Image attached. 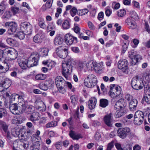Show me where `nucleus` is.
Segmentation results:
<instances>
[{"instance_id":"nucleus-12","label":"nucleus","mask_w":150,"mask_h":150,"mask_svg":"<svg viewBox=\"0 0 150 150\" xmlns=\"http://www.w3.org/2000/svg\"><path fill=\"white\" fill-rule=\"evenodd\" d=\"M7 54L10 56V57H8L10 60V64L11 63L12 61L15 59L18 56V52L13 48H10L7 49L6 50Z\"/></svg>"},{"instance_id":"nucleus-36","label":"nucleus","mask_w":150,"mask_h":150,"mask_svg":"<svg viewBox=\"0 0 150 150\" xmlns=\"http://www.w3.org/2000/svg\"><path fill=\"white\" fill-rule=\"evenodd\" d=\"M62 144L64 146L66 147L68 146L69 143L68 141L65 140L62 142H59L57 143V149H60Z\"/></svg>"},{"instance_id":"nucleus-30","label":"nucleus","mask_w":150,"mask_h":150,"mask_svg":"<svg viewBox=\"0 0 150 150\" xmlns=\"http://www.w3.org/2000/svg\"><path fill=\"white\" fill-rule=\"evenodd\" d=\"M47 86L49 88H53L54 86V81L51 79L49 78L47 79L45 81Z\"/></svg>"},{"instance_id":"nucleus-5","label":"nucleus","mask_w":150,"mask_h":150,"mask_svg":"<svg viewBox=\"0 0 150 150\" xmlns=\"http://www.w3.org/2000/svg\"><path fill=\"white\" fill-rule=\"evenodd\" d=\"M131 84L133 88L137 90L142 89L144 86L142 80H139L138 76L132 78Z\"/></svg>"},{"instance_id":"nucleus-61","label":"nucleus","mask_w":150,"mask_h":150,"mask_svg":"<svg viewBox=\"0 0 150 150\" xmlns=\"http://www.w3.org/2000/svg\"><path fill=\"white\" fill-rule=\"evenodd\" d=\"M19 10V8L16 7H13L11 8L12 11L14 14L18 13Z\"/></svg>"},{"instance_id":"nucleus-3","label":"nucleus","mask_w":150,"mask_h":150,"mask_svg":"<svg viewBox=\"0 0 150 150\" xmlns=\"http://www.w3.org/2000/svg\"><path fill=\"white\" fill-rule=\"evenodd\" d=\"M97 81V78L95 75L89 74L85 78L84 81V84L88 88H92L96 84Z\"/></svg>"},{"instance_id":"nucleus-64","label":"nucleus","mask_w":150,"mask_h":150,"mask_svg":"<svg viewBox=\"0 0 150 150\" xmlns=\"http://www.w3.org/2000/svg\"><path fill=\"white\" fill-rule=\"evenodd\" d=\"M53 2V0H48L47 1L45 4V5L47 7L50 8L51 7Z\"/></svg>"},{"instance_id":"nucleus-34","label":"nucleus","mask_w":150,"mask_h":150,"mask_svg":"<svg viewBox=\"0 0 150 150\" xmlns=\"http://www.w3.org/2000/svg\"><path fill=\"white\" fill-rule=\"evenodd\" d=\"M47 77L46 74H39L35 76V79L37 80H44Z\"/></svg>"},{"instance_id":"nucleus-52","label":"nucleus","mask_w":150,"mask_h":150,"mask_svg":"<svg viewBox=\"0 0 150 150\" xmlns=\"http://www.w3.org/2000/svg\"><path fill=\"white\" fill-rule=\"evenodd\" d=\"M17 35L18 38L21 39H23L25 37L24 33L22 32H19L17 34Z\"/></svg>"},{"instance_id":"nucleus-39","label":"nucleus","mask_w":150,"mask_h":150,"mask_svg":"<svg viewBox=\"0 0 150 150\" xmlns=\"http://www.w3.org/2000/svg\"><path fill=\"white\" fill-rule=\"evenodd\" d=\"M0 127L4 131H6L8 129V125L5 122L2 120H0Z\"/></svg>"},{"instance_id":"nucleus-17","label":"nucleus","mask_w":150,"mask_h":150,"mask_svg":"<svg viewBox=\"0 0 150 150\" xmlns=\"http://www.w3.org/2000/svg\"><path fill=\"white\" fill-rule=\"evenodd\" d=\"M32 139H34V141H35L31 146L32 150H40L42 144L41 142L39 140H37V138L35 136H33Z\"/></svg>"},{"instance_id":"nucleus-60","label":"nucleus","mask_w":150,"mask_h":150,"mask_svg":"<svg viewBox=\"0 0 150 150\" xmlns=\"http://www.w3.org/2000/svg\"><path fill=\"white\" fill-rule=\"evenodd\" d=\"M5 7L4 4H0V15H1L4 12Z\"/></svg>"},{"instance_id":"nucleus-24","label":"nucleus","mask_w":150,"mask_h":150,"mask_svg":"<svg viewBox=\"0 0 150 150\" xmlns=\"http://www.w3.org/2000/svg\"><path fill=\"white\" fill-rule=\"evenodd\" d=\"M137 103V100L135 99H134L130 101L129 105V109L131 111H134L135 110Z\"/></svg>"},{"instance_id":"nucleus-25","label":"nucleus","mask_w":150,"mask_h":150,"mask_svg":"<svg viewBox=\"0 0 150 150\" xmlns=\"http://www.w3.org/2000/svg\"><path fill=\"white\" fill-rule=\"evenodd\" d=\"M130 64L132 65H134L136 64L137 62L142 59L141 56L139 54H137L131 58Z\"/></svg>"},{"instance_id":"nucleus-44","label":"nucleus","mask_w":150,"mask_h":150,"mask_svg":"<svg viewBox=\"0 0 150 150\" xmlns=\"http://www.w3.org/2000/svg\"><path fill=\"white\" fill-rule=\"evenodd\" d=\"M45 105L44 104L43 102L42 101L39 102L37 103V107L38 109L42 108V109H41V110H45Z\"/></svg>"},{"instance_id":"nucleus-50","label":"nucleus","mask_w":150,"mask_h":150,"mask_svg":"<svg viewBox=\"0 0 150 150\" xmlns=\"http://www.w3.org/2000/svg\"><path fill=\"white\" fill-rule=\"evenodd\" d=\"M120 6V5L118 3L116 2H113L112 4V8L114 9L117 10L118 9Z\"/></svg>"},{"instance_id":"nucleus-28","label":"nucleus","mask_w":150,"mask_h":150,"mask_svg":"<svg viewBox=\"0 0 150 150\" xmlns=\"http://www.w3.org/2000/svg\"><path fill=\"white\" fill-rule=\"evenodd\" d=\"M39 113L37 112L33 113L30 116L29 119L32 121L34 124H35V121H38L39 120Z\"/></svg>"},{"instance_id":"nucleus-27","label":"nucleus","mask_w":150,"mask_h":150,"mask_svg":"<svg viewBox=\"0 0 150 150\" xmlns=\"http://www.w3.org/2000/svg\"><path fill=\"white\" fill-rule=\"evenodd\" d=\"M49 50L47 48H40L39 50V56L40 55L41 57H45L47 56L48 54Z\"/></svg>"},{"instance_id":"nucleus-41","label":"nucleus","mask_w":150,"mask_h":150,"mask_svg":"<svg viewBox=\"0 0 150 150\" xmlns=\"http://www.w3.org/2000/svg\"><path fill=\"white\" fill-rule=\"evenodd\" d=\"M63 42V36L60 34L58 35H57V42L59 45H61L62 44Z\"/></svg>"},{"instance_id":"nucleus-48","label":"nucleus","mask_w":150,"mask_h":150,"mask_svg":"<svg viewBox=\"0 0 150 150\" xmlns=\"http://www.w3.org/2000/svg\"><path fill=\"white\" fill-rule=\"evenodd\" d=\"M38 87L41 89L45 91L47 90L48 88L45 82L44 83H40L38 85Z\"/></svg>"},{"instance_id":"nucleus-9","label":"nucleus","mask_w":150,"mask_h":150,"mask_svg":"<svg viewBox=\"0 0 150 150\" xmlns=\"http://www.w3.org/2000/svg\"><path fill=\"white\" fill-rule=\"evenodd\" d=\"M26 139L21 138L18 141H15L13 143V146L14 147L23 148L25 149L28 146Z\"/></svg>"},{"instance_id":"nucleus-18","label":"nucleus","mask_w":150,"mask_h":150,"mask_svg":"<svg viewBox=\"0 0 150 150\" xmlns=\"http://www.w3.org/2000/svg\"><path fill=\"white\" fill-rule=\"evenodd\" d=\"M9 109L11 112L13 114H18L19 113V111H23V110H21L19 109L18 107V106L16 103H13L12 104H10L9 106Z\"/></svg>"},{"instance_id":"nucleus-7","label":"nucleus","mask_w":150,"mask_h":150,"mask_svg":"<svg viewBox=\"0 0 150 150\" xmlns=\"http://www.w3.org/2000/svg\"><path fill=\"white\" fill-rule=\"evenodd\" d=\"M20 28L25 33L26 35H29L32 33L33 26L29 22H24L21 23Z\"/></svg>"},{"instance_id":"nucleus-47","label":"nucleus","mask_w":150,"mask_h":150,"mask_svg":"<svg viewBox=\"0 0 150 150\" xmlns=\"http://www.w3.org/2000/svg\"><path fill=\"white\" fill-rule=\"evenodd\" d=\"M89 12L87 8L79 10L78 12V14L79 15L82 16L87 14Z\"/></svg>"},{"instance_id":"nucleus-1","label":"nucleus","mask_w":150,"mask_h":150,"mask_svg":"<svg viewBox=\"0 0 150 150\" xmlns=\"http://www.w3.org/2000/svg\"><path fill=\"white\" fill-rule=\"evenodd\" d=\"M25 95L23 93H20L18 94H13L10 97V101H14L15 99L17 98L18 100V107L21 110H25L28 104V102L25 99Z\"/></svg>"},{"instance_id":"nucleus-43","label":"nucleus","mask_w":150,"mask_h":150,"mask_svg":"<svg viewBox=\"0 0 150 150\" xmlns=\"http://www.w3.org/2000/svg\"><path fill=\"white\" fill-rule=\"evenodd\" d=\"M124 110L121 109L117 110L115 113V116L116 118H119L123 115L124 114Z\"/></svg>"},{"instance_id":"nucleus-16","label":"nucleus","mask_w":150,"mask_h":150,"mask_svg":"<svg viewBox=\"0 0 150 150\" xmlns=\"http://www.w3.org/2000/svg\"><path fill=\"white\" fill-rule=\"evenodd\" d=\"M20 129L18 127H16L11 129V132L12 134L14 137H18L20 139L21 138H25L24 135L21 133Z\"/></svg>"},{"instance_id":"nucleus-26","label":"nucleus","mask_w":150,"mask_h":150,"mask_svg":"<svg viewBox=\"0 0 150 150\" xmlns=\"http://www.w3.org/2000/svg\"><path fill=\"white\" fill-rule=\"evenodd\" d=\"M62 73L63 76L67 79L68 78V75H70L72 72V69L67 70L68 69L67 68V67H63V66L62 65Z\"/></svg>"},{"instance_id":"nucleus-57","label":"nucleus","mask_w":150,"mask_h":150,"mask_svg":"<svg viewBox=\"0 0 150 150\" xmlns=\"http://www.w3.org/2000/svg\"><path fill=\"white\" fill-rule=\"evenodd\" d=\"M77 11L76 8L74 7H73L70 11V13L71 15L72 16L74 17L75 16L76 14Z\"/></svg>"},{"instance_id":"nucleus-8","label":"nucleus","mask_w":150,"mask_h":150,"mask_svg":"<svg viewBox=\"0 0 150 150\" xmlns=\"http://www.w3.org/2000/svg\"><path fill=\"white\" fill-rule=\"evenodd\" d=\"M143 112L140 111H137L134 115V123L135 125H140L144 120Z\"/></svg>"},{"instance_id":"nucleus-2","label":"nucleus","mask_w":150,"mask_h":150,"mask_svg":"<svg viewBox=\"0 0 150 150\" xmlns=\"http://www.w3.org/2000/svg\"><path fill=\"white\" fill-rule=\"evenodd\" d=\"M4 51L0 50V61H2L3 66L0 65V73H4L6 72L11 67L10 59L8 57H3Z\"/></svg>"},{"instance_id":"nucleus-54","label":"nucleus","mask_w":150,"mask_h":150,"mask_svg":"<svg viewBox=\"0 0 150 150\" xmlns=\"http://www.w3.org/2000/svg\"><path fill=\"white\" fill-rule=\"evenodd\" d=\"M58 87V91L60 93L64 94L66 92V91L64 88L62 86V85Z\"/></svg>"},{"instance_id":"nucleus-29","label":"nucleus","mask_w":150,"mask_h":150,"mask_svg":"<svg viewBox=\"0 0 150 150\" xmlns=\"http://www.w3.org/2000/svg\"><path fill=\"white\" fill-rule=\"evenodd\" d=\"M5 91L9 87L11 84V81L8 78H6L2 81Z\"/></svg>"},{"instance_id":"nucleus-62","label":"nucleus","mask_w":150,"mask_h":150,"mask_svg":"<svg viewBox=\"0 0 150 150\" xmlns=\"http://www.w3.org/2000/svg\"><path fill=\"white\" fill-rule=\"evenodd\" d=\"M101 123L100 122L97 120H94L92 123L93 126L95 127H97L100 126Z\"/></svg>"},{"instance_id":"nucleus-13","label":"nucleus","mask_w":150,"mask_h":150,"mask_svg":"<svg viewBox=\"0 0 150 150\" xmlns=\"http://www.w3.org/2000/svg\"><path fill=\"white\" fill-rule=\"evenodd\" d=\"M5 26H8L9 27L8 33L9 35L15 33L17 29V25L16 23L15 22H6L5 24Z\"/></svg>"},{"instance_id":"nucleus-40","label":"nucleus","mask_w":150,"mask_h":150,"mask_svg":"<svg viewBox=\"0 0 150 150\" xmlns=\"http://www.w3.org/2000/svg\"><path fill=\"white\" fill-rule=\"evenodd\" d=\"M64 82V79L60 76H57V86L63 85V83Z\"/></svg>"},{"instance_id":"nucleus-46","label":"nucleus","mask_w":150,"mask_h":150,"mask_svg":"<svg viewBox=\"0 0 150 150\" xmlns=\"http://www.w3.org/2000/svg\"><path fill=\"white\" fill-rule=\"evenodd\" d=\"M7 114L6 110L3 108H0V118L5 117Z\"/></svg>"},{"instance_id":"nucleus-53","label":"nucleus","mask_w":150,"mask_h":150,"mask_svg":"<svg viewBox=\"0 0 150 150\" xmlns=\"http://www.w3.org/2000/svg\"><path fill=\"white\" fill-rule=\"evenodd\" d=\"M125 98L129 102L132 100L134 99L133 96L129 94H127L125 95Z\"/></svg>"},{"instance_id":"nucleus-42","label":"nucleus","mask_w":150,"mask_h":150,"mask_svg":"<svg viewBox=\"0 0 150 150\" xmlns=\"http://www.w3.org/2000/svg\"><path fill=\"white\" fill-rule=\"evenodd\" d=\"M56 126V122L53 121L47 123L46 125V127L47 128L54 127Z\"/></svg>"},{"instance_id":"nucleus-55","label":"nucleus","mask_w":150,"mask_h":150,"mask_svg":"<svg viewBox=\"0 0 150 150\" xmlns=\"http://www.w3.org/2000/svg\"><path fill=\"white\" fill-rule=\"evenodd\" d=\"M105 13L106 15L108 17L112 13V11L108 8V7H107L105 8Z\"/></svg>"},{"instance_id":"nucleus-58","label":"nucleus","mask_w":150,"mask_h":150,"mask_svg":"<svg viewBox=\"0 0 150 150\" xmlns=\"http://www.w3.org/2000/svg\"><path fill=\"white\" fill-rule=\"evenodd\" d=\"M55 63L54 62L51 61L49 62L47 64V67H49V69H50L52 68L55 67Z\"/></svg>"},{"instance_id":"nucleus-19","label":"nucleus","mask_w":150,"mask_h":150,"mask_svg":"<svg viewBox=\"0 0 150 150\" xmlns=\"http://www.w3.org/2000/svg\"><path fill=\"white\" fill-rule=\"evenodd\" d=\"M97 103V99L94 97H91L88 100V103L89 108L90 110L94 109Z\"/></svg>"},{"instance_id":"nucleus-38","label":"nucleus","mask_w":150,"mask_h":150,"mask_svg":"<svg viewBox=\"0 0 150 150\" xmlns=\"http://www.w3.org/2000/svg\"><path fill=\"white\" fill-rule=\"evenodd\" d=\"M6 41L8 44L12 46H15L16 43V40L11 38H7Z\"/></svg>"},{"instance_id":"nucleus-33","label":"nucleus","mask_w":150,"mask_h":150,"mask_svg":"<svg viewBox=\"0 0 150 150\" xmlns=\"http://www.w3.org/2000/svg\"><path fill=\"white\" fill-rule=\"evenodd\" d=\"M18 64L20 67L22 69H25L28 67H30L28 64V61L26 60L24 61H22Z\"/></svg>"},{"instance_id":"nucleus-56","label":"nucleus","mask_w":150,"mask_h":150,"mask_svg":"<svg viewBox=\"0 0 150 150\" xmlns=\"http://www.w3.org/2000/svg\"><path fill=\"white\" fill-rule=\"evenodd\" d=\"M134 19L138 20L139 19L138 16L135 11H132L131 13V17Z\"/></svg>"},{"instance_id":"nucleus-32","label":"nucleus","mask_w":150,"mask_h":150,"mask_svg":"<svg viewBox=\"0 0 150 150\" xmlns=\"http://www.w3.org/2000/svg\"><path fill=\"white\" fill-rule=\"evenodd\" d=\"M108 105V101L106 99H101L100 100L99 105L100 107L104 108Z\"/></svg>"},{"instance_id":"nucleus-11","label":"nucleus","mask_w":150,"mask_h":150,"mask_svg":"<svg viewBox=\"0 0 150 150\" xmlns=\"http://www.w3.org/2000/svg\"><path fill=\"white\" fill-rule=\"evenodd\" d=\"M117 132L118 136L122 139L125 138L130 132V129L127 127L118 129Z\"/></svg>"},{"instance_id":"nucleus-37","label":"nucleus","mask_w":150,"mask_h":150,"mask_svg":"<svg viewBox=\"0 0 150 150\" xmlns=\"http://www.w3.org/2000/svg\"><path fill=\"white\" fill-rule=\"evenodd\" d=\"M70 24L69 21L67 20H65L63 22L62 27L64 29L67 30L70 27Z\"/></svg>"},{"instance_id":"nucleus-59","label":"nucleus","mask_w":150,"mask_h":150,"mask_svg":"<svg viewBox=\"0 0 150 150\" xmlns=\"http://www.w3.org/2000/svg\"><path fill=\"white\" fill-rule=\"evenodd\" d=\"M114 146V142L112 141L108 144L106 150H111Z\"/></svg>"},{"instance_id":"nucleus-63","label":"nucleus","mask_w":150,"mask_h":150,"mask_svg":"<svg viewBox=\"0 0 150 150\" xmlns=\"http://www.w3.org/2000/svg\"><path fill=\"white\" fill-rule=\"evenodd\" d=\"M104 13L103 12H100L98 14V20H100L103 18Z\"/></svg>"},{"instance_id":"nucleus-21","label":"nucleus","mask_w":150,"mask_h":150,"mask_svg":"<svg viewBox=\"0 0 150 150\" xmlns=\"http://www.w3.org/2000/svg\"><path fill=\"white\" fill-rule=\"evenodd\" d=\"M73 60V59L71 57L68 58V60L62 63V65L63 66V67H67V68L68 69L67 70L72 69V62Z\"/></svg>"},{"instance_id":"nucleus-22","label":"nucleus","mask_w":150,"mask_h":150,"mask_svg":"<svg viewBox=\"0 0 150 150\" xmlns=\"http://www.w3.org/2000/svg\"><path fill=\"white\" fill-rule=\"evenodd\" d=\"M104 120L105 124L108 127H111L112 125V119L111 114L107 115L104 117Z\"/></svg>"},{"instance_id":"nucleus-31","label":"nucleus","mask_w":150,"mask_h":150,"mask_svg":"<svg viewBox=\"0 0 150 150\" xmlns=\"http://www.w3.org/2000/svg\"><path fill=\"white\" fill-rule=\"evenodd\" d=\"M87 64L85 62H79L78 64L77 68L79 71H81L87 67Z\"/></svg>"},{"instance_id":"nucleus-14","label":"nucleus","mask_w":150,"mask_h":150,"mask_svg":"<svg viewBox=\"0 0 150 150\" xmlns=\"http://www.w3.org/2000/svg\"><path fill=\"white\" fill-rule=\"evenodd\" d=\"M125 23L130 29L133 30L137 28V25L135 22L131 18H127L125 21Z\"/></svg>"},{"instance_id":"nucleus-23","label":"nucleus","mask_w":150,"mask_h":150,"mask_svg":"<svg viewBox=\"0 0 150 150\" xmlns=\"http://www.w3.org/2000/svg\"><path fill=\"white\" fill-rule=\"evenodd\" d=\"M64 47L60 46L57 48V55L59 57L63 59H64L67 56V54L65 53V54H63V50Z\"/></svg>"},{"instance_id":"nucleus-20","label":"nucleus","mask_w":150,"mask_h":150,"mask_svg":"<svg viewBox=\"0 0 150 150\" xmlns=\"http://www.w3.org/2000/svg\"><path fill=\"white\" fill-rule=\"evenodd\" d=\"M126 105L124 100L122 99H120L116 102L115 105V108L117 109L124 110Z\"/></svg>"},{"instance_id":"nucleus-45","label":"nucleus","mask_w":150,"mask_h":150,"mask_svg":"<svg viewBox=\"0 0 150 150\" xmlns=\"http://www.w3.org/2000/svg\"><path fill=\"white\" fill-rule=\"evenodd\" d=\"M143 100L145 101L148 104H150V94H146L145 95L142 99V102Z\"/></svg>"},{"instance_id":"nucleus-49","label":"nucleus","mask_w":150,"mask_h":150,"mask_svg":"<svg viewBox=\"0 0 150 150\" xmlns=\"http://www.w3.org/2000/svg\"><path fill=\"white\" fill-rule=\"evenodd\" d=\"M126 14V11L124 9L119 10L117 13L118 16L119 17H122Z\"/></svg>"},{"instance_id":"nucleus-35","label":"nucleus","mask_w":150,"mask_h":150,"mask_svg":"<svg viewBox=\"0 0 150 150\" xmlns=\"http://www.w3.org/2000/svg\"><path fill=\"white\" fill-rule=\"evenodd\" d=\"M33 40L36 43H39L42 42V38L40 35L37 34L34 37Z\"/></svg>"},{"instance_id":"nucleus-4","label":"nucleus","mask_w":150,"mask_h":150,"mask_svg":"<svg viewBox=\"0 0 150 150\" xmlns=\"http://www.w3.org/2000/svg\"><path fill=\"white\" fill-rule=\"evenodd\" d=\"M110 86V95L112 98H114L120 95L122 90L120 86L115 84H111Z\"/></svg>"},{"instance_id":"nucleus-15","label":"nucleus","mask_w":150,"mask_h":150,"mask_svg":"<svg viewBox=\"0 0 150 150\" xmlns=\"http://www.w3.org/2000/svg\"><path fill=\"white\" fill-rule=\"evenodd\" d=\"M128 63L125 59H122L120 60L117 64L118 68L120 69H124L125 70L128 68Z\"/></svg>"},{"instance_id":"nucleus-51","label":"nucleus","mask_w":150,"mask_h":150,"mask_svg":"<svg viewBox=\"0 0 150 150\" xmlns=\"http://www.w3.org/2000/svg\"><path fill=\"white\" fill-rule=\"evenodd\" d=\"M55 28V26L54 25L53 23H50L48 25L47 29V30L50 31Z\"/></svg>"},{"instance_id":"nucleus-6","label":"nucleus","mask_w":150,"mask_h":150,"mask_svg":"<svg viewBox=\"0 0 150 150\" xmlns=\"http://www.w3.org/2000/svg\"><path fill=\"white\" fill-rule=\"evenodd\" d=\"M39 59V57L38 53H36L32 54L27 61L29 67L37 65Z\"/></svg>"},{"instance_id":"nucleus-10","label":"nucleus","mask_w":150,"mask_h":150,"mask_svg":"<svg viewBox=\"0 0 150 150\" xmlns=\"http://www.w3.org/2000/svg\"><path fill=\"white\" fill-rule=\"evenodd\" d=\"M64 40L65 43L68 45L75 44L78 42L77 38L74 36L70 33L66 34L65 35Z\"/></svg>"}]
</instances>
